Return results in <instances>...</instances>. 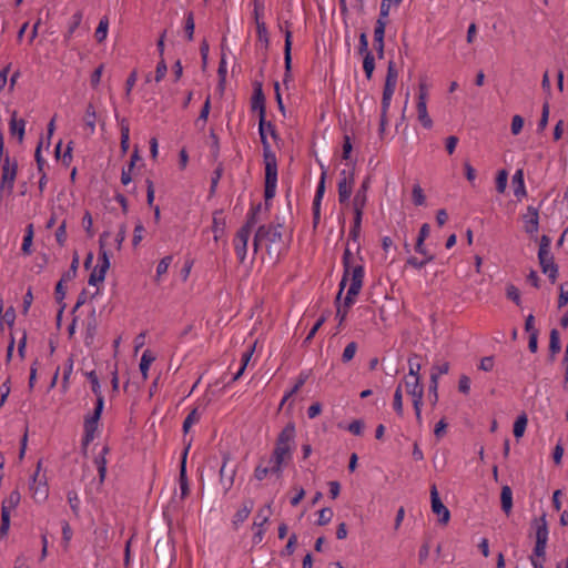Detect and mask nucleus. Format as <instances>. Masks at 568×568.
Here are the masks:
<instances>
[{
	"mask_svg": "<svg viewBox=\"0 0 568 568\" xmlns=\"http://www.w3.org/2000/svg\"><path fill=\"white\" fill-rule=\"evenodd\" d=\"M427 97H428V85L424 80H422L418 84V101H417V115L418 121L425 129H430L433 126V120L428 115L427 112Z\"/></svg>",
	"mask_w": 568,
	"mask_h": 568,
	"instance_id": "nucleus-9",
	"label": "nucleus"
},
{
	"mask_svg": "<svg viewBox=\"0 0 568 568\" xmlns=\"http://www.w3.org/2000/svg\"><path fill=\"white\" fill-rule=\"evenodd\" d=\"M527 423H528V419L525 414L517 417V419L514 423V429H513L514 436L516 438L523 437V435L526 430Z\"/></svg>",
	"mask_w": 568,
	"mask_h": 568,
	"instance_id": "nucleus-43",
	"label": "nucleus"
},
{
	"mask_svg": "<svg viewBox=\"0 0 568 568\" xmlns=\"http://www.w3.org/2000/svg\"><path fill=\"white\" fill-rule=\"evenodd\" d=\"M561 345H560V336L559 332L556 328H552L550 331L549 336V352H550V362L555 361V356L560 352Z\"/></svg>",
	"mask_w": 568,
	"mask_h": 568,
	"instance_id": "nucleus-31",
	"label": "nucleus"
},
{
	"mask_svg": "<svg viewBox=\"0 0 568 568\" xmlns=\"http://www.w3.org/2000/svg\"><path fill=\"white\" fill-rule=\"evenodd\" d=\"M253 506H254V501L252 499L245 500L243 503L242 508L235 513L234 518H233V524L235 526H237L239 524H242L243 521H245L247 519V517L250 516V514L253 509Z\"/></svg>",
	"mask_w": 568,
	"mask_h": 568,
	"instance_id": "nucleus-28",
	"label": "nucleus"
},
{
	"mask_svg": "<svg viewBox=\"0 0 568 568\" xmlns=\"http://www.w3.org/2000/svg\"><path fill=\"white\" fill-rule=\"evenodd\" d=\"M363 69H364V72H365V75H366L367 80H371L372 75H373V72L375 70V58H374L372 52H367L364 55Z\"/></svg>",
	"mask_w": 568,
	"mask_h": 568,
	"instance_id": "nucleus-41",
	"label": "nucleus"
},
{
	"mask_svg": "<svg viewBox=\"0 0 568 568\" xmlns=\"http://www.w3.org/2000/svg\"><path fill=\"white\" fill-rule=\"evenodd\" d=\"M506 296H507V298L513 301L516 305H520V302H521L520 292L515 285L509 284L507 286Z\"/></svg>",
	"mask_w": 568,
	"mask_h": 568,
	"instance_id": "nucleus-62",
	"label": "nucleus"
},
{
	"mask_svg": "<svg viewBox=\"0 0 568 568\" xmlns=\"http://www.w3.org/2000/svg\"><path fill=\"white\" fill-rule=\"evenodd\" d=\"M98 329V321L95 317L94 311L88 316L87 318V326H85V344L91 345L94 341V336L97 334Z\"/></svg>",
	"mask_w": 568,
	"mask_h": 568,
	"instance_id": "nucleus-26",
	"label": "nucleus"
},
{
	"mask_svg": "<svg viewBox=\"0 0 568 568\" xmlns=\"http://www.w3.org/2000/svg\"><path fill=\"white\" fill-rule=\"evenodd\" d=\"M393 407L397 415L403 416V394L400 384L395 389Z\"/></svg>",
	"mask_w": 568,
	"mask_h": 568,
	"instance_id": "nucleus-48",
	"label": "nucleus"
},
{
	"mask_svg": "<svg viewBox=\"0 0 568 568\" xmlns=\"http://www.w3.org/2000/svg\"><path fill=\"white\" fill-rule=\"evenodd\" d=\"M1 163L0 193L7 191L8 195H10L13 191L18 173V162L17 160L11 161L9 154H6Z\"/></svg>",
	"mask_w": 568,
	"mask_h": 568,
	"instance_id": "nucleus-8",
	"label": "nucleus"
},
{
	"mask_svg": "<svg viewBox=\"0 0 568 568\" xmlns=\"http://www.w3.org/2000/svg\"><path fill=\"white\" fill-rule=\"evenodd\" d=\"M256 31L258 40L264 42L265 49H267L270 44L268 31L263 21L257 20Z\"/></svg>",
	"mask_w": 568,
	"mask_h": 568,
	"instance_id": "nucleus-53",
	"label": "nucleus"
},
{
	"mask_svg": "<svg viewBox=\"0 0 568 568\" xmlns=\"http://www.w3.org/2000/svg\"><path fill=\"white\" fill-rule=\"evenodd\" d=\"M351 261H352V253H351V250L348 246H346L345 251H344V254H343V266H344V275L342 277V281L339 283V292L336 296V302L339 301L341 296H342V292L346 285V282H347V278L349 276V274L352 275L353 274V268L355 266L352 267L351 265Z\"/></svg>",
	"mask_w": 568,
	"mask_h": 568,
	"instance_id": "nucleus-21",
	"label": "nucleus"
},
{
	"mask_svg": "<svg viewBox=\"0 0 568 568\" xmlns=\"http://www.w3.org/2000/svg\"><path fill=\"white\" fill-rule=\"evenodd\" d=\"M531 527L535 529V537H536L532 556L545 560L548 534H549L546 514L544 513L540 517L534 518L531 520Z\"/></svg>",
	"mask_w": 568,
	"mask_h": 568,
	"instance_id": "nucleus-6",
	"label": "nucleus"
},
{
	"mask_svg": "<svg viewBox=\"0 0 568 568\" xmlns=\"http://www.w3.org/2000/svg\"><path fill=\"white\" fill-rule=\"evenodd\" d=\"M291 23L288 21H285V42H284V84H287V82L292 79V31L290 30Z\"/></svg>",
	"mask_w": 568,
	"mask_h": 568,
	"instance_id": "nucleus-11",
	"label": "nucleus"
},
{
	"mask_svg": "<svg viewBox=\"0 0 568 568\" xmlns=\"http://www.w3.org/2000/svg\"><path fill=\"white\" fill-rule=\"evenodd\" d=\"M435 258L434 255H427V257H424L423 260H418L415 256H410L406 261V265H410L412 267L416 270L423 268L427 263L432 262Z\"/></svg>",
	"mask_w": 568,
	"mask_h": 568,
	"instance_id": "nucleus-50",
	"label": "nucleus"
},
{
	"mask_svg": "<svg viewBox=\"0 0 568 568\" xmlns=\"http://www.w3.org/2000/svg\"><path fill=\"white\" fill-rule=\"evenodd\" d=\"M81 21H82V11L79 10L72 16V21L70 22L68 30L64 34L65 44H68V42L72 38L74 31L79 28V26L81 24Z\"/></svg>",
	"mask_w": 568,
	"mask_h": 568,
	"instance_id": "nucleus-35",
	"label": "nucleus"
},
{
	"mask_svg": "<svg viewBox=\"0 0 568 568\" xmlns=\"http://www.w3.org/2000/svg\"><path fill=\"white\" fill-rule=\"evenodd\" d=\"M307 375L306 374H301L294 385V387L283 397L282 402H281V407L284 405V403L291 397L293 396L294 394H296L302 387L303 385L306 383L307 381Z\"/></svg>",
	"mask_w": 568,
	"mask_h": 568,
	"instance_id": "nucleus-47",
	"label": "nucleus"
},
{
	"mask_svg": "<svg viewBox=\"0 0 568 568\" xmlns=\"http://www.w3.org/2000/svg\"><path fill=\"white\" fill-rule=\"evenodd\" d=\"M190 445L184 449L181 458L180 465V488H181V497L185 498L190 494L189 481L186 476V456L189 453Z\"/></svg>",
	"mask_w": 568,
	"mask_h": 568,
	"instance_id": "nucleus-22",
	"label": "nucleus"
},
{
	"mask_svg": "<svg viewBox=\"0 0 568 568\" xmlns=\"http://www.w3.org/2000/svg\"><path fill=\"white\" fill-rule=\"evenodd\" d=\"M225 219L222 216V213H215L213 216V225L212 231L214 233V240L217 241L220 237L224 235L225 232Z\"/></svg>",
	"mask_w": 568,
	"mask_h": 568,
	"instance_id": "nucleus-33",
	"label": "nucleus"
},
{
	"mask_svg": "<svg viewBox=\"0 0 568 568\" xmlns=\"http://www.w3.org/2000/svg\"><path fill=\"white\" fill-rule=\"evenodd\" d=\"M108 453H109V447L104 446L102 448L101 454L98 457H95V459H94V463L97 465L98 473H99L100 483L104 481V478H105V475H106V459H105V455Z\"/></svg>",
	"mask_w": 568,
	"mask_h": 568,
	"instance_id": "nucleus-32",
	"label": "nucleus"
},
{
	"mask_svg": "<svg viewBox=\"0 0 568 568\" xmlns=\"http://www.w3.org/2000/svg\"><path fill=\"white\" fill-rule=\"evenodd\" d=\"M354 170L355 165L353 164L348 178H342L338 182V201L341 204H348L349 202L354 184Z\"/></svg>",
	"mask_w": 568,
	"mask_h": 568,
	"instance_id": "nucleus-15",
	"label": "nucleus"
},
{
	"mask_svg": "<svg viewBox=\"0 0 568 568\" xmlns=\"http://www.w3.org/2000/svg\"><path fill=\"white\" fill-rule=\"evenodd\" d=\"M333 518V510L329 507H325L318 511V526L327 525Z\"/></svg>",
	"mask_w": 568,
	"mask_h": 568,
	"instance_id": "nucleus-60",
	"label": "nucleus"
},
{
	"mask_svg": "<svg viewBox=\"0 0 568 568\" xmlns=\"http://www.w3.org/2000/svg\"><path fill=\"white\" fill-rule=\"evenodd\" d=\"M508 172L500 170L496 176V190L498 193H504L507 187Z\"/></svg>",
	"mask_w": 568,
	"mask_h": 568,
	"instance_id": "nucleus-52",
	"label": "nucleus"
},
{
	"mask_svg": "<svg viewBox=\"0 0 568 568\" xmlns=\"http://www.w3.org/2000/svg\"><path fill=\"white\" fill-rule=\"evenodd\" d=\"M326 322V315L323 314L317 321L316 323L314 324V326L312 327V329L308 332L307 336L305 337V339L303 341V344L306 345L308 344L315 336V334L317 333V331L322 327V325Z\"/></svg>",
	"mask_w": 568,
	"mask_h": 568,
	"instance_id": "nucleus-57",
	"label": "nucleus"
},
{
	"mask_svg": "<svg viewBox=\"0 0 568 568\" xmlns=\"http://www.w3.org/2000/svg\"><path fill=\"white\" fill-rule=\"evenodd\" d=\"M362 219H363V213L354 212V222H353V226L349 231V239L354 242L357 241L359 237Z\"/></svg>",
	"mask_w": 568,
	"mask_h": 568,
	"instance_id": "nucleus-40",
	"label": "nucleus"
},
{
	"mask_svg": "<svg viewBox=\"0 0 568 568\" xmlns=\"http://www.w3.org/2000/svg\"><path fill=\"white\" fill-rule=\"evenodd\" d=\"M95 119H97L95 108L93 106L92 103H89L87 106L83 120L85 122V125L90 129L91 132H94V130H95Z\"/></svg>",
	"mask_w": 568,
	"mask_h": 568,
	"instance_id": "nucleus-39",
	"label": "nucleus"
},
{
	"mask_svg": "<svg viewBox=\"0 0 568 568\" xmlns=\"http://www.w3.org/2000/svg\"><path fill=\"white\" fill-rule=\"evenodd\" d=\"M230 460V455L224 454L223 455V464L220 469V483L224 488V493L226 494L234 484V478L236 470L234 467H227V463Z\"/></svg>",
	"mask_w": 568,
	"mask_h": 568,
	"instance_id": "nucleus-14",
	"label": "nucleus"
},
{
	"mask_svg": "<svg viewBox=\"0 0 568 568\" xmlns=\"http://www.w3.org/2000/svg\"><path fill=\"white\" fill-rule=\"evenodd\" d=\"M251 234H247L246 229L245 230H239L235 234V237L233 240L234 243V250L239 257V261L241 263L244 262L246 256V250H247V242Z\"/></svg>",
	"mask_w": 568,
	"mask_h": 568,
	"instance_id": "nucleus-17",
	"label": "nucleus"
},
{
	"mask_svg": "<svg viewBox=\"0 0 568 568\" xmlns=\"http://www.w3.org/2000/svg\"><path fill=\"white\" fill-rule=\"evenodd\" d=\"M105 275L106 272H102V270L97 266L89 276V285H97L98 283H102L105 278Z\"/></svg>",
	"mask_w": 568,
	"mask_h": 568,
	"instance_id": "nucleus-61",
	"label": "nucleus"
},
{
	"mask_svg": "<svg viewBox=\"0 0 568 568\" xmlns=\"http://www.w3.org/2000/svg\"><path fill=\"white\" fill-rule=\"evenodd\" d=\"M282 224H268L261 225L253 240V248L256 253L261 245H264L267 254L274 261H277L281 253L285 250V243L283 240V234L281 232Z\"/></svg>",
	"mask_w": 568,
	"mask_h": 568,
	"instance_id": "nucleus-1",
	"label": "nucleus"
},
{
	"mask_svg": "<svg viewBox=\"0 0 568 568\" xmlns=\"http://www.w3.org/2000/svg\"><path fill=\"white\" fill-rule=\"evenodd\" d=\"M195 29L194 13L189 11L185 16L184 32L189 41L193 40Z\"/></svg>",
	"mask_w": 568,
	"mask_h": 568,
	"instance_id": "nucleus-46",
	"label": "nucleus"
},
{
	"mask_svg": "<svg viewBox=\"0 0 568 568\" xmlns=\"http://www.w3.org/2000/svg\"><path fill=\"white\" fill-rule=\"evenodd\" d=\"M223 171H224L223 163L220 162L216 165L215 170L213 171V175L211 178L210 196H213L215 194L216 187H217L220 179L222 178Z\"/></svg>",
	"mask_w": 568,
	"mask_h": 568,
	"instance_id": "nucleus-44",
	"label": "nucleus"
},
{
	"mask_svg": "<svg viewBox=\"0 0 568 568\" xmlns=\"http://www.w3.org/2000/svg\"><path fill=\"white\" fill-rule=\"evenodd\" d=\"M261 143L263 145V158L265 164V189L264 197L265 205L268 206V201L275 196L277 185V160L275 153L272 151L271 145L267 141V136L264 134V130H260Z\"/></svg>",
	"mask_w": 568,
	"mask_h": 568,
	"instance_id": "nucleus-3",
	"label": "nucleus"
},
{
	"mask_svg": "<svg viewBox=\"0 0 568 568\" xmlns=\"http://www.w3.org/2000/svg\"><path fill=\"white\" fill-rule=\"evenodd\" d=\"M384 38H385V27H384L383 22L375 23V28H374V48H375V51H376V54H377L378 59H383L384 54H385V51H384V48H385Z\"/></svg>",
	"mask_w": 568,
	"mask_h": 568,
	"instance_id": "nucleus-24",
	"label": "nucleus"
},
{
	"mask_svg": "<svg viewBox=\"0 0 568 568\" xmlns=\"http://www.w3.org/2000/svg\"><path fill=\"white\" fill-rule=\"evenodd\" d=\"M428 398L430 405L434 407L438 402V381L436 379V375H430L429 388H428Z\"/></svg>",
	"mask_w": 568,
	"mask_h": 568,
	"instance_id": "nucleus-42",
	"label": "nucleus"
},
{
	"mask_svg": "<svg viewBox=\"0 0 568 568\" xmlns=\"http://www.w3.org/2000/svg\"><path fill=\"white\" fill-rule=\"evenodd\" d=\"M31 490H33V498L38 501H42V500H45L47 497H48V487L45 484L41 485L39 484L38 486H31L30 487Z\"/></svg>",
	"mask_w": 568,
	"mask_h": 568,
	"instance_id": "nucleus-58",
	"label": "nucleus"
},
{
	"mask_svg": "<svg viewBox=\"0 0 568 568\" xmlns=\"http://www.w3.org/2000/svg\"><path fill=\"white\" fill-rule=\"evenodd\" d=\"M513 185H514V194L517 199L526 195L525 182H524V171L521 169L517 170L513 176Z\"/></svg>",
	"mask_w": 568,
	"mask_h": 568,
	"instance_id": "nucleus-30",
	"label": "nucleus"
},
{
	"mask_svg": "<svg viewBox=\"0 0 568 568\" xmlns=\"http://www.w3.org/2000/svg\"><path fill=\"white\" fill-rule=\"evenodd\" d=\"M525 221V231L529 234H535L538 232L539 227V213L538 209L534 206L527 207V214L524 215Z\"/></svg>",
	"mask_w": 568,
	"mask_h": 568,
	"instance_id": "nucleus-20",
	"label": "nucleus"
},
{
	"mask_svg": "<svg viewBox=\"0 0 568 568\" xmlns=\"http://www.w3.org/2000/svg\"><path fill=\"white\" fill-rule=\"evenodd\" d=\"M10 528V511L1 509L0 538L7 536Z\"/></svg>",
	"mask_w": 568,
	"mask_h": 568,
	"instance_id": "nucleus-54",
	"label": "nucleus"
},
{
	"mask_svg": "<svg viewBox=\"0 0 568 568\" xmlns=\"http://www.w3.org/2000/svg\"><path fill=\"white\" fill-rule=\"evenodd\" d=\"M154 551L165 561L173 557V546L169 535L156 541Z\"/></svg>",
	"mask_w": 568,
	"mask_h": 568,
	"instance_id": "nucleus-23",
	"label": "nucleus"
},
{
	"mask_svg": "<svg viewBox=\"0 0 568 568\" xmlns=\"http://www.w3.org/2000/svg\"><path fill=\"white\" fill-rule=\"evenodd\" d=\"M321 168H322V174H321L317 190H316V193H315V196L313 200V207H312L313 209V226L314 227H316L317 224L320 223L321 202H322V199H323L324 192H325L326 170L324 169L323 165H321Z\"/></svg>",
	"mask_w": 568,
	"mask_h": 568,
	"instance_id": "nucleus-12",
	"label": "nucleus"
},
{
	"mask_svg": "<svg viewBox=\"0 0 568 568\" xmlns=\"http://www.w3.org/2000/svg\"><path fill=\"white\" fill-rule=\"evenodd\" d=\"M392 3H393V0H382L379 17L376 20V23L383 22L384 27L386 28L387 22H388L387 18L389 16V10H390Z\"/></svg>",
	"mask_w": 568,
	"mask_h": 568,
	"instance_id": "nucleus-45",
	"label": "nucleus"
},
{
	"mask_svg": "<svg viewBox=\"0 0 568 568\" xmlns=\"http://www.w3.org/2000/svg\"><path fill=\"white\" fill-rule=\"evenodd\" d=\"M172 262V256H164L158 264L156 267V280H159L163 274L168 272V268Z\"/></svg>",
	"mask_w": 568,
	"mask_h": 568,
	"instance_id": "nucleus-63",
	"label": "nucleus"
},
{
	"mask_svg": "<svg viewBox=\"0 0 568 568\" xmlns=\"http://www.w3.org/2000/svg\"><path fill=\"white\" fill-rule=\"evenodd\" d=\"M9 126L11 135H17L21 143L24 136L26 121L23 119H17V111L12 112Z\"/></svg>",
	"mask_w": 568,
	"mask_h": 568,
	"instance_id": "nucleus-25",
	"label": "nucleus"
},
{
	"mask_svg": "<svg viewBox=\"0 0 568 568\" xmlns=\"http://www.w3.org/2000/svg\"><path fill=\"white\" fill-rule=\"evenodd\" d=\"M200 420V414L197 412V408H193L186 416V418L183 422V432L186 434L192 425Z\"/></svg>",
	"mask_w": 568,
	"mask_h": 568,
	"instance_id": "nucleus-51",
	"label": "nucleus"
},
{
	"mask_svg": "<svg viewBox=\"0 0 568 568\" xmlns=\"http://www.w3.org/2000/svg\"><path fill=\"white\" fill-rule=\"evenodd\" d=\"M568 304V283H562L559 286L558 307L561 308Z\"/></svg>",
	"mask_w": 568,
	"mask_h": 568,
	"instance_id": "nucleus-64",
	"label": "nucleus"
},
{
	"mask_svg": "<svg viewBox=\"0 0 568 568\" xmlns=\"http://www.w3.org/2000/svg\"><path fill=\"white\" fill-rule=\"evenodd\" d=\"M369 183H371V178L366 176V179L362 182V185L357 190V192L352 201L354 212L363 213L364 207L367 202V191L369 189Z\"/></svg>",
	"mask_w": 568,
	"mask_h": 568,
	"instance_id": "nucleus-16",
	"label": "nucleus"
},
{
	"mask_svg": "<svg viewBox=\"0 0 568 568\" xmlns=\"http://www.w3.org/2000/svg\"><path fill=\"white\" fill-rule=\"evenodd\" d=\"M252 110L258 111V131L264 130L266 124V108H265V95L262 89V83H255L254 92L252 97Z\"/></svg>",
	"mask_w": 568,
	"mask_h": 568,
	"instance_id": "nucleus-10",
	"label": "nucleus"
},
{
	"mask_svg": "<svg viewBox=\"0 0 568 568\" xmlns=\"http://www.w3.org/2000/svg\"><path fill=\"white\" fill-rule=\"evenodd\" d=\"M110 236H111V233L109 231H104L100 235V240H99V257H98L99 264H98V266L100 270H102V272H108V270L110 267V257H109L108 251L105 250V241Z\"/></svg>",
	"mask_w": 568,
	"mask_h": 568,
	"instance_id": "nucleus-19",
	"label": "nucleus"
},
{
	"mask_svg": "<svg viewBox=\"0 0 568 568\" xmlns=\"http://www.w3.org/2000/svg\"><path fill=\"white\" fill-rule=\"evenodd\" d=\"M412 196L415 205L419 206L425 204L426 197L419 184L413 186Z\"/></svg>",
	"mask_w": 568,
	"mask_h": 568,
	"instance_id": "nucleus-59",
	"label": "nucleus"
},
{
	"mask_svg": "<svg viewBox=\"0 0 568 568\" xmlns=\"http://www.w3.org/2000/svg\"><path fill=\"white\" fill-rule=\"evenodd\" d=\"M500 504L503 511L508 516L513 509V490L507 485L501 488Z\"/></svg>",
	"mask_w": 568,
	"mask_h": 568,
	"instance_id": "nucleus-29",
	"label": "nucleus"
},
{
	"mask_svg": "<svg viewBox=\"0 0 568 568\" xmlns=\"http://www.w3.org/2000/svg\"><path fill=\"white\" fill-rule=\"evenodd\" d=\"M430 501L433 513L440 516L438 519L440 524L446 525L449 521L450 513L448 508L442 503L435 485H433L430 488Z\"/></svg>",
	"mask_w": 568,
	"mask_h": 568,
	"instance_id": "nucleus-13",
	"label": "nucleus"
},
{
	"mask_svg": "<svg viewBox=\"0 0 568 568\" xmlns=\"http://www.w3.org/2000/svg\"><path fill=\"white\" fill-rule=\"evenodd\" d=\"M85 376L91 383V389L97 396V402L93 413L84 419V436L82 439L83 446H88L94 439L99 420L104 407V397L101 393V386L95 371L88 372Z\"/></svg>",
	"mask_w": 568,
	"mask_h": 568,
	"instance_id": "nucleus-2",
	"label": "nucleus"
},
{
	"mask_svg": "<svg viewBox=\"0 0 568 568\" xmlns=\"http://www.w3.org/2000/svg\"><path fill=\"white\" fill-rule=\"evenodd\" d=\"M217 75H219V87L223 91L224 90L225 78H226L225 54H222V57H221V61L219 63V69H217Z\"/></svg>",
	"mask_w": 568,
	"mask_h": 568,
	"instance_id": "nucleus-56",
	"label": "nucleus"
},
{
	"mask_svg": "<svg viewBox=\"0 0 568 568\" xmlns=\"http://www.w3.org/2000/svg\"><path fill=\"white\" fill-rule=\"evenodd\" d=\"M271 513V505L261 508L256 514V520L254 521V526L262 527L268 521Z\"/></svg>",
	"mask_w": 568,
	"mask_h": 568,
	"instance_id": "nucleus-49",
	"label": "nucleus"
},
{
	"mask_svg": "<svg viewBox=\"0 0 568 568\" xmlns=\"http://www.w3.org/2000/svg\"><path fill=\"white\" fill-rule=\"evenodd\" d=\"M295 436V424L290 422L278 434L272 456L274 458L290 460L292 458V444L294 443Z\"/></svg>",
	"mask_w": 568,
	"mask_h": 568,
	"instance_id": "nucleus-5",
	"label": "nucleus"
},
{
	"mask_svg": "<svg viewBox=\"0 0 568 568\" xmlns=\"http://www.w3.org/2000/svg\"><path fill=\"white\" fill-rule=\"evenodd\" d=\"M108 28H109V19L106 16L102 17L99 24H98V28L95 29V32H94V38L97 40V42L101 43L105 40L106 36H108Z\"/></svg>",
	"mask_w": 568,
	"mask_h": 568,
	"instance_id": "nucleus-36",
	"label": "nucleus"
},
{
	"mask_svg": "<svg viewBox=\"0 0 568 568\" xmlns=\"http://www.w3.org/2000/svg\"><path fill=\"white\" fill-rule=\"evenodd\" d=\"M364 280V267L363 265H356L353 268L352 282L348 287L347 294L344 298L343 305L337 306L336 316L339 318V325L344 322L347 316L348 308L354 304L355 297L359 294L363 286Z\"/></svg>",
	"mask_w": 568,
	"mask_h": 568,
	"instance_id": "nucleus-4",
	"label": "nucleus"
},
{
	"mask_svg": "<svg viewBox=\"0 0 568 568\" xmlns=\"http://www.w3.org/2000/svg\"><path fill=\"white\" fill-rule=\"evenodd\" d=\"M21 500V495L18 490H12L10 495L2 501L1 509L10 511V509H14Z\"/></svg>",
	"mask_w": 568,
	"mask_h": 568,
	"instance_id": "nucleus-37",
	"label": "nucleus"
},
{
	"mask_svg": "<svg viewBox=\"0 0 568 568\" xmlns=\"http://www.w3.org/2000/svg\"><path fill=\"white\" fill-rule=\"evenodd\" d=\"M356 352H357V343L356 342L348 343L342 354V362L343 363L351 362L354 358Z\"/></svg>",
	"mask_w": 568,
	"mask_h": 568,
	"instance_id": "nucleus-55",
	"label": "nucleus"
},
{
	"mask_svg": "<svg viewBox=\"0 0 568 568\" xmlns=\"http://www.w3.org/2000/svg\"><path fill=\"white\" fill-rule=\"evenodd\" d=\"M154 361L155 356L152 354V352L150 349L144 351L140 362V372L144 381L148 379L149 367Z\"/></svg>",
	"mask_w": 568,
	"mask_h": 568,
	"instance_id": "nucleus-34",
	"label": "nucleus"
},
{
	"mask_svg": "<svg viewBox=\"0 0 568 568\" xmlns=\"http://www.w3.org/2000/svg\"><path fill=\"white\" fill-rule=\"evenodd\" d=\"M397 78L398 70L396 68V63L393 60H389L382 98V113H384V115L387 114L389 109L390 100L397 84Z\"/></svg>",
	"mask_w": 568,
	"mask_h": 568,
	"instance_id": "nucleus-7",
	"label": "nucleus"
},
{
	"mask_svg": "<svg viewBox=\"0 0 568 568\" xmlns=\"http://www.w3.org/2000/svg\"><path fill=\"white\" fill-rule=\"evenodd\" d=\"M119 123H120V128H121L120 146H121V152L124 155V154H126V152L130 148V126H129V122L125 118H122L121 120H119Z\"/></svg>",
	"mask_w": 568,
	"mask_h": 568,
	"instance_id": "nucleus-27",
	"label": "nucleus"
},
{
	"mask_svg": "<svg viewBox=\"0 0 568 568\" xmlns=\"http://www.w3.org/2000/svg\"><path fill=\"white\" fill-rule=\"evenodd\" d=\"M78 268H79V255L77 252H74L69 270L65 271L61 276L62 281H67V282L72 281L77 276Z\"/></svg>",
	"mask_w": 568,
	"mask_h": 568,
	"instance_id": "nucleus-38",
	"label": "nucleus"
},
{
	"mask_svg": "<svg viewBox=\"0 0 568 568\" xmlns=\"http://www.w3.org/2000/svg\"><path fill=\"white\" fill-rule=\"evenodd\" d=\"M406 392L413 398V404L423 402L424 396V387L420 384V377L409 378L406 377L404 379Z\"/></svg>",
	"mask_w": 568,
	"mask_h": 568,
	"instance_id": "nucleus-18",
	"label": "nucleus"
}]
</instances>
